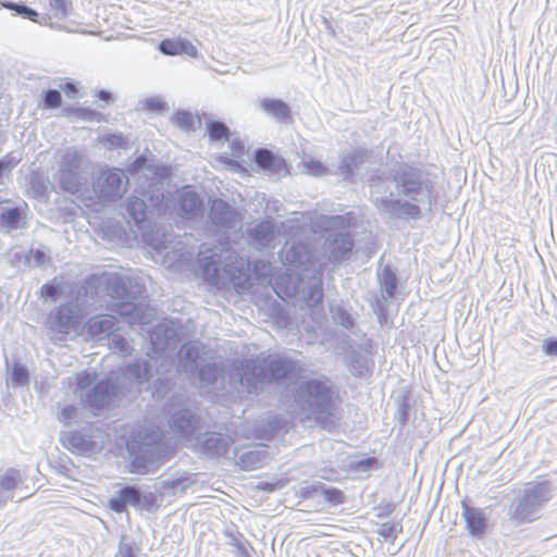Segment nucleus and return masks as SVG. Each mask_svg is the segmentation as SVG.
Masks as SVG:
<instances>
[{
    "instance_id": "obj_1",
    "label": "nucleus",
    "mask_w": 557,
    "mask_h": 557,
    "mask_svg": "<svg viewBox=\"0 0 557 557\" xmlns=\"http://www.w3.org/2000/svg\"><path fill=\"white\" fill-rule=\"evenodd\" d=\"M104 285L107 293L114 302L110 311L125 319L129 324H148L150 322L149 305L147 304L146 286L136 278L119 273H91L83 280L72 282L69 296L76 306H85L94 300Z\"/></svg>"
},
{
    "instance_id": "obj_2",
    "label": "nucleus",
    "mask_w": 557,
    "mask_h": 557,
    "mask_svg": "<svg viewBox=\"0 0 557 557\" xmlns=\"http://www.w3.org/2000/svg\"><path fill=\"white\" fill-rule=\"evenodd\" d=\"M394 185L399 197H375L372 205L379 213L398 220H419L422 218L421 206L432 211L437 202L435 182L422 166L401 162L394 170Z\"/></svg>"
},
{
    "instance_id": "obj_3",
    "label": "nucleus",
    "mask_w": 557,
    "mask_h": 557,
    "mask_svg": "<svg viewBox=\"0 0 557 557\" xmlns=\"http://www.w3.org/2000/svg\"><path fill=\"white\" fill-rule=\"evenodd\" d=\"M295 401L301 410L312 413L321 426L332 423L335 404L326 382L310 379L300 383L295 389Z\"/></svg>"
},
{
    "instance_id": "obj_4",
    "label": "nucleus",
    "mask_w": 557,
    "mask_h": 557,
    "mask_svg": "<svg viewBox=\"0 0 557 557\" xmlns=\"http://www.w3.org/2000/svg\"><path fill=\"white\" fill-rule=\"evenodd\" d=\"M132 457V472L148 473L151 468L166 459V446L160 434L153 431H138L127 443Z\"/></svg>"
},
{
    "instance_id": "obj_5",
    "label": "nucleus",
    "mask_w": 557,
    "mask_h": 557,
    "mask_svg": "<svg viewBox=\"0 0 557 557\" xmlns=\"http://www.w3.org/2000/svg\"><path fill=\"white\" fill-rule=\"evenodd\" d=\"M554 496L552 481L540 476L535 481L527 482L522 494L511 503V517L520 522H532Z\"/></svg>"
},
{
    "instance_id": "obj_6",
    "label": "nucleus",
    "mask_w": 557,
    "mask_h": 557,
    "mask_svg": "<svg viewBox=\"0 0 557 557\" xmlns=\"http://www.w3.org/2000/svg\"><path fill=\"white\" fill-rule=\"evenodd\" d=\"M283 263L286 269L301 277L302 274L313 271L322 275L324 267L319 262L314 246L309 242L294 240L284 248Z\"/></svg>"
},
{
    "instance_id": "obj_7",
    "label": "nucleus",
    "mask_w": 557,
    "mask_h": 557,
    "mask_svg": "<svg viewBox=\"0 0 557 557\" xmlns=\"http://www.w3.org/2000/svg\"><path fill=\"white\" fill-rule=\"evenodd\" d=\"M231 376L237 377L239 384L250 394H259L269 384L263 357L234 360Z\"/></svg>"
},
{
    "instance_id": "obj_8",
    "label": "nucleus",
    "mask_w": 557,
    "mask_h": 557,
    "mask_svg": "<svg viewBox=\"0 0 557 557\" xmlns=\"http://www.w3.org/2000/svg\"><path fill=\"white\" fill-rule=\"evenodd\" d=\"M58 183L62 190L72 195L81 193L87 185V177L82 173V157L76 150H67L61 157Z\"/></svg>"
},
{
    "instance_id": "obj_9",
    "label": "nucleus",
    "mask_w": 557,
    "mask_h": 557,
    "mask_svg": "<svg viewBox=\"0 0 557 557\" xmlns=\"http://www.w3.org/2000/svg\"><path fill=\"white\" fill-rule=\"evenodd\" d=\"M222 270L225 277L220 275V270L215 262V255L205 258L202 264L203 275L215 286H225L226 283H228L235 287H243L248 278L246 273L248 268L245 267L243 261H240L239 264L225 263Z\"/></svg>"
},
{
    "instance_id": "obj_10",
    "label": "nucleus",
    "mask_w": 557,
    "mask_h": 557,
    "mask_svg": "<svg viewBox=\"0 0 557 557\" xmlns=\"http://www.w3.org/2000/svg\"><path fill=\"white\" fill-rule=\"evenodd\" d=\"M162 199V194L152 195L145 189H135L126 202L128 223L133 222L138 230L145 228L148 213L152 211V208L160 206Z\"/></svg>"
},
{
    "instance_id": "obj_11",
    "label": "nucleus",
    "mask_w": 557,
    "mask_h": 557,
    "mask_svg": "<svg viewBox=\"0 0 557 557\" xmlns=\"http://www.w3.org/2000/svg\"><path fill=\"white\" fill-rule=\"evenodd\" d=\"M59 442L63 448L76 456L86 457L98 450L90 423L79 429L60 431Z\"/></svg>"
},
{
    "instance_id": "obj_12",
    "label": "nucleus",
    "mask_w": 557,
    "mask_h": 557,
    "mask_svg": "<svg viewBox=\"0 0 557 557\" xmlns=\"http://www.w3.org/2000/svg\"><path fill=\"white\" fill-rule=\"evenodd\" d=\"M182 339V324L174 320L157 323L150 332L154 351L174 350Z\"/></svg>"
},
{
    "instance_id": "obj_13",
    "label": "nucleus",
    "mask_w": 557,
    "mask_h": 557,
    "mask_svg": "<svg viewBox=\"0 0 557 557\" xmlns=\"http://www.w3.org/2000/svg\"><path fill=\"white\" fill-rule=\"evenodd\" d=\"M263 362L265 363L269 384L283 380L296 382L302 372L300 363L293 359L269 355L263 357Z\"/></svg>"
},
{
    "instance_id": "obj_14",
    "label": "nucleus",
    "mask_w": 557,
    "mask_h": 557,
    "mask_svg": "<svg viewBox=\"0 0 557 557\" xmlns=\"http://www.w3.org/2000/svg\"><path fill=\"white\" fill-rule=\"evenodd\" d=\"M209 220L219 231L227 232L243 219L240 212L222 198H214L209 210Z\"/></svg>"
},
{
    "instance_id": "obj_15",
    "label": "nucleus",
    "mask_w": 557,
    "mask_h": 557,
    "mask_svg": "<svg viewBox=\"0 0 557 557\" xmlns=\"http://www.w3.org/2000/svg\"><path fill=\"white\" fill-rule=\"evenodd\" d=\"M83 322V314L69 304H62L50 313L51 329L61 334L77 331Z\"/></svg>"
},
{
    "instance_id": "obj_16",
    "label": "nucleus",
    "mask_w": 557,
    "mask_h": 557,
    "mask_svg": "<svg viewBox=\"0 0 557 557\" xmlns=\"http://www.w3.org/2000/svg\"><path fill=\"white\" fill-rule=\"evenodd\" d=\"M169 425L184 440H191L200 428V418L188 408H180L172 412Z\"/></svg>"
},
{
    "instance_id": "obj_17",
    "label": "nucleus",
    "mask_w": 557,
    "mask_h": 557,
    "mask_svg": "<svg viewBox=\"0 0 557 557\" xmlns=\"http://www.w3.org/2000/svg\"><path fill=\"white\" fill-rule=\"evenodd\" d=\"M352 247L354 239L349 232H331L324 243L327 259L333 262L344 260L351 252Z\"/></svg>"
},
{
    "instance_id": "obj_18",
    "label": "nucleus",
    "mask_w": 557,
    "mask_h": 557,
    "mask_svg": "<svg viewBox=\"0 0 557 557\" xmlns=\"http://www.w3.org/2000/svg\"><path fill=\"white\" fill-rule=\"evenodd\" d=\"M115 385L110 379L99 380L86 394L84 404L92 410L104 409L115 394Z\"/></svg>"
},
{
    "instance_id": "obj_19",
    "label": "nucleus",
    "mask_w": 557,
    "mask_h": 557,
    "mask_svg": "<svg viewBox=\"0 0 557 557\" xmlns=\"http://www.w3.org/2000/svg\"><path fill=\"white\" fill-rule=\"evenodd\" d=\"M232 438L220 432L207 431L200 441V450L208 458L225 457L230 450Z\"/></svg>"
},
{
    "instance_id": "obj_20",
    "label": "nucleus",
    "mask_w": 557,
    "mask_h": 557,
    "mask_svg": "<svg viewBox=\"0 0 557 557\" xmlns=\"http://www.w3.org/2000/svg\"><path fill=\"white\" fill-rule=\"evenodd\" d=\"M121 184L122 177L120 173L115 171L104 172L98 180L97 189L95 188L97 198L101 201L116 200L123 194Z\"/></svg>"
},
{
    "instance_id": "obj_21",
    "label": "nucleus",
    "mask_w": 557,
    "mask_h": 557,
    "mask_svg": "<svg viewBox=\"0 0 557 557\" xmlns=\"http://www.w3.org/2000/svg\"><path fill=\"white\" fill-rule=\"evenodd\" d=\"M366 182L371 190V200L375 194L382 195L389 190V183H394V171L385 168H371L366 172Z\"/></svg>"
},
{
    "instance_id": "obj_22",
    "label": "nucleus",
    "mask_w": 557,
    "mask_h": 557,
    "mask_svg": "<svg viewBox=\"0 0 557 557\" xmlns=\"http://www.w3.org/2000/svg\"><path fill=\"white\" fill-rule=\"evenodd\" d=\"M253 160L260 169L271 174H281L283 172L286 175L289 173L285 159L274 154L267 148L256 149Z\"/></svg>"
},
{
    "instance_id": "obj_23",
    "label": "nucleus",
    "mask_w": 557,
    "mask_h": 557,
    "mask_svg": "<svg viewBox=\"0 0 557 557\" xmlns=\"http://www.w3.org/2000/svg\"><path fill=\"white\" fill-rule=\"evenodd\" d=\"M178 210L186 219H196L202 208V199L200 195L191 189L190 186H185L178 195Z\"/></svg>"
},
{
    "instance_id": "obj_24",
    "label": "nucleus",
    "mask_w": 557,
    "mask_h": 557,
    "mask_svg": "<svg viewBox=\"0 0 557 557\" xmlns=\"http://www.w3.org/2000/svg\"><path fill=\"white\" fill-rule=\"evenodd\" d=\"M259 108L270 117L278 123L289 124L293 122L292 110L289 106L281 100L274 98H263L259 100Z\"/></svg>"
},
{
    "instance_id": "obj_25",
    "label": "nucleus",
    "mask_w": 557,
    "mask_h": 557,
    "mask_svg": "<svg viewBox=\"0 0 557 557\" xmlns=\"http://www.w3.org/2000/svg\"><path fill=\"white\" fill-rule=\"evenodd\" d=\"M373 367V360L361 350L352 349L347 356V368L355 377L370 376Z\"/></svg>"
},
{
    "instance_id": "obj_26",
    "label": "nucleus",
    "mask_w": 557,
    "mask_h": 557,
    "mask_svg": "<svg viewBox=\"0 0 557 557\" xmlns=\"http://www.w3.org/2000/svg\"><path fill=\"white\" fill-rule=\"evenodd\" d=\"M115 320L101 314L91 315L84 324V330L91 339H99L103 334L108 336L113 332Z\"/></svg>"
},
{
    "instance_id": "obj_27",
    "label": "nucleus",
    "mask_w": 557,
    "mask_h": 557,
    "mask_svg": "<svg viewBox=\"0 0 557 557\" xmlns=\"http://www.w3.org/2000/svg\"><path fill=\"white\" fill-rule=\"evenodd\" d=\"M368 157H369L368 150L356 149L342 159L338 169L346 180L352 182L356 170L363 162H366Z\"/></svg>"
},
{
    "instance_id": "obj_28",
    "label": "nucleus",
    "mask_w": 557,
    "mask_h": 557,
    "mask_svg": "<svg viewBox=\"0 0 557 557\" xmlns=\"http://www.w3.org/2000/svg\"><path fill=\"white\" fill-rule=\"evenodd\" d=\"M194 474L188 472L174 473L160 482V487L165 493L184 492L188 486L195 483Z\"/></svg>"
},
{
    "instance_id": "obj_29",
    "label": "nucleus",
    "mask_w": 557,
    "mask_h": 557,
    "mask_svg": "<svg viewBox=\"0 0 557 557\" xmlns=\"http://www.w3.org/2000/svg\"><path fill=\"white\" fill-rule=\"evenodd\" d=\"M274 224L271 220H262L253 227L247 230L248 237L261 246H268L274 238Z\"/></svg>"
},
{
    "instance_id": "obj_30",
    "label": "nucleus",
    "mask_w": 557,
    "mask_h": 557,
    "mask_svg": "<svg viewBox=\"0 0 557 557\" xmlns=\"http://www.w3.org/2000/svg\"><path fill=\"white\" fill-rule=\"evenodd\" d=\"M21 480L20 471L15 468H8L0 475V506L4 505L11 497Z\"/></svg>"
},
{
    "instance_id": "obj_31",
    "label": "nucleus",
    "mask_w": 557,
    "mask_h": 557,
    "mask_svg": "<svg viewBox=\"0 0 557 557\" xmlns=\"http://www.w3.org/2000/svg\"><path fill=\"white\" fill-rule=\"evenodd\" d=\"M182 367L185 372L195 374L198 369L199 349L196 345L185 343L178 351Z\"/></svg>"
},
{
    "instance_id": "obj_32",
    "label": "nucleus",
    "mask_w": 557,
    "mask_h": 557,
    "mask_svg": "<svg viewBox=\"0 0 557 557\" xmlns=\"http://www.w3.org/2000/svg\"><path fill=\"white\" fill-rule=\"evenodd\" d=\"M125 376L131 380L144 383L150 380L149 362L145 359H135L128 363L124 371Z\"/></svg>"
},
{
    "instance_id": "obj_33",
    "label": "nucleus",
    "mask_w": 557,
    "mask_h": 557,
    "mask_svg": "<svg viewBox=\"0 0 557 557\" xmlns=\"http://www.w3.org/2000/svg\"><path fill=\"white\" fill-rule=\"evenodd\" d=\"M322 275H314L313 282L308 286L305 293V300L309 307H317L322 304L323 300V283L321 280Z\"/></svg>"
},
{
    "instance_id": "obj_34",
    "label": "nucleus",
    "mask_w": 557,
    "mask_h": 557,
    "mask_svg": "<svg viewBox=\"0 0 557 557\" xmlns=\"http://www.w3.org/2000/svg\"><path fill=\"white\" fill-rule=\"evenodd\" d=\"M24 211L20 207L2 208L0 212V222L9 230H16L21 226L20 222Z\"/></svg>"
},
{
    "instance_id": "obj_35",
    "label": "nucleus",
    "mask_w": 557,
    "mask_h": 557,
    "mask_svg": "<svg viewBox=\"0 0 557 557\" xmlns=\"http://www.w3.org/2000/svg\"><path fill=\"white\" fill-rule=\"evenodd\" d=\"M196 372L202 385L212 386L216 383L220 374V368L215 362H210L202 364L201 367L198 366Z\"/></svg>"
},
{
    "instance_id": "obj_36",
    "label": "nucleus",
    "mask_w": 557,
    "mask_h": 557,
    "mask_svg": "<svg viewBox=\"0 0 557 557\" xmlns=\"http://www.w3.org/2000/svg\"><path fill=\"white\" fill-rule=\"evenodd\" d=\"M171 123L186 133L195 131V120L191 112L183 109L176 110L171 116Z\"/></svg>"
},
{
    "instance_id": "obj_37",
    "label": "nucleus",
    "mask_w": 557,
    "mask_h": 557,
    "mask_svg": "<svg viewBox=\"0 0 557 557\" xmlns=\"http://www.w3.org/2000/svg\"><path fill=\"white\" fill-rule=\"evenodd\" d=\"M207 134L210 141L226 140L231 138L228 126L222 121H209L207 124Z\"/></svg>"
},
{
    "instance_id": "obj_38",
    "label": "nucleus",
    "mask_w": 557,
    "mask_h": 557,
    "mask_svg": "<svg viewBox=\"0 0 557 557\" xmlns=\"http://www.w3.org/2000/svg\"><path fill=\"white\" fill-rule=\"evenodd\" d=\"M380 286L386 297L395 295L397 288V276L389 265H385L380 274Z\"/></svg>"
},
{
    "instance_id": "obj_39",
    "label": "nucleus",
    "mask_w": 557,
    "mask_h": 557,
    "mask_svg": "<svg viewBox=\"0 0 557 557\" xmlns=\"http://www.w3.org/2000/svg\"><path fill=\"white\" fill-rule=\"evenodd\" d=\"M330 312L335 324L348 331L354 327L355 320L345 307L341 305L331 306Z\"/></svg>"
},
{
    "instance_id": "obj_40",
    "label": "nucleus",
    "mask_w": 557,
    "mask_h": 557,
    "mask_svg": "<svg viewBox=\"0 0 557 557\" xmlns=\"http://www.w3.org/2000/svg\"><path fill=\"white\" fill-rule=\"evenodd\" d=\"M465 522H486L485 513L481 508L474 507L468 497L461 500Z\"/></svg>"
},
{
    "instance_id": "obj_41",
    "label": "nucleus",
    "mask_w": 557,
    "mask_h": 557,
    "mask_svg": "<svg viewBox=\"0 0 557 557\" xmlns=\"http://www.w3.org/2000/svg\"><path fill=\"white\" fill-rule=\"evenodd\" d=\"M28 184L30 191L35 198H42L47 196L46 178L39 171L30 172Z\"/></svg>"
},
{
    "instance_id": "obj_42",
    "label": "nucleus",
    "mask_w": 557,
    "mask_h": 557,
    "mask_svg": "<svg viewBox=\"0 0 557 557\" xmlns=\"http://www.w3.org/2000/svg\"><path fill=\"white\" fill-rule=\"evenodd\" d=\"M262 453L260 450H248L240 455L239 457V463L243 469L246 471L248 470H256L261 467L262 459H261Z\"/></svg>"
},
{
    "instance_id": "obj_43",
    "label": "nucleus",
    "mask_w": 557,
    "mask_h": 557,
    "mask_svg": "<svg viewBox=\"0 0 557 557\" xmlns=\"http://www.w3.org/2000/svg\"><path fill=\"white\" fill-rule=\"evenodd\" d=\"M184 39H171L166 38L160 41L159 50L164 55H178L182 54V50H184L183 46Z\"/></svg>"
},
{
    "instance_id": "obj_44",
    "label": "nucleus",
    "mask_w": 557,
    "mask_h": 557,
    "mask_svg": "<svg viewBox=\"0 0 557 557\" xmlns=\"http://www.w3.org/2000/svg\"><path fill=\"white\" fill-rule=\"evenodd\" d=\"M11 382L14 386H27L29 384L28 370L20 362H14L11 371Z\"/></svg>"
},
{
    "instance_id": "obj_45",
    "label": "nucleus",
    "mask_w": 557,
    "mask_h": 557,
    "mask_svg": "<svg viewBox=\"0 0 557 557\" xmlns=\"http://www.w3.org/2000/svg\"><path fill=\"white\" fill-rule=\"evenodd\" d=\"M109 342L110 347L113 350L121 352L123 356H129L132 354L133 348L123 335L112 332L109 335Z\"/></svg>"
},
{
    "instance_id": "obj_46",
    "label": "nucleus",
    "mask_w": 557,
    "mask_h": 557,
    "mask_svg": "<svg viewBox=\"0 0 557 557\" xmlns=\"http://www.w3.org/2000/svg\"><path fill=\"white\" fill-rule=\"evenodd\" d=\"M410 411V403L409 397L407 395H403L397 400V410L395 413V420L399 423L400 426H405L409 419Z\"/></svg>"
},
{
    "instance_id": "obj_47",
    "label": "nucleus",
    "mask_w": 557,
    "mask_h": 557,
    "mask_svg": "<svg viewBox=\"0 0 557 557\" xmlns=\"http://www.w3.org/2000/svg\"><path fill=\"white\" fill-rule=\"evenodd\" d=\"M320 494H322L324 499L332 506H337L345 502L344 492L336 487H327L323 484Z\"/></svg>"
},
{
    "instance_id": "obj_48",
    "label": "nucleus",
    "mask_w": 557,
    "mask_h": 557,
    "mask_svg": "<svg viewBox=\"0 0 557 557\" xmlns=\"http://www.w3.org/2000/svg\"><path fill=\"white\" fill-rule=\"evenodd\" d=\"M49 4L59 18L69 16L72 10V0H49Z\"/></svg>"
},
{
    "instance_id": "obj_49",
    "label": "nucleus",
    "mask_w": 557,
    "mask_h": 557,
    "mask_svg": "<svg viewBox=\"0 0 557 557\" xmlns=\"http://www.w3.org/2000/svg\"><path fill=\"white\" fill-rule=\"evenodd\" d=\"M121 495H123L127 505H131L135 508L140 505V496L141 492L135 486H124L121 490Z\"/></svg>"
},
{
    "instance_id": "obj_50",
    "label": "nucleus",
    "mask_w": 557,
    "mask_h": 557,
    "mask_svg": "<svg viewBox=\"0 0 557 557\" xmlns=\"http://www.w3.org/2000/svg\"><path fill=\"white\" fill-rule=\"evenodd\" d=\"M69 112L74 113L77 117L86 121H101L102 114L90 108H70Z\"/></svg>"
},
{
    "instance_id": "obj_51",
    "label": "nucleus",
    "mask_w": 557,
    "mask_h": 557,
    "mask_svg": "<svg viewBox=\"0 0 557 557\" xmlns=\"http://www.w3.org/2000/svg\"><path fill=\"white\" fill-rule=\"evenodd\" d=\"M14 13L25 20H29L33 22H39V13L32 9L30 7L24 4L23 2L15 3L14 7H12V10Z\"/></svg>"
},
{
    "instance_id": "obj_52",
    "label": "nucleus",
    "mask_w": 557,
    "mask_h": 557,
    "mask_svg": "<svg viewBox=\"0 0 557 557\" xmlns=\"http://www.w3.org/2000/svg\"><path fill=\"white\" fill-rule=\"evenodd\" d=\"M62 103V96L57 89H48L44 96V106L47 109L59 108Z\"/></svg>"
},
{
    "instance_id": "obj_53",
    "label": "nucleus",
    "mask_w": 557,
    "mask_h": 557,
    "mask_svg": "<svg viewBox=\"0 0 557 557\" xmlns=\"http://www.w3.org/2000/svg\"><path fill=\"white\" fill-rule=\"evenodd\" d=\"M50 465L55 470L57 473L62 474L64 476H69L72 471V461L67 456L59 457L58 459L51 461Z\"/></svg>"
},
{
    "instance_id": "obj_54",
    "label": "nucleus",
    "mask_w": 557,
    "mask_h": 557,
    "mask_svg": "<svg viewBox=\"0 0 557 557\" xmlns=\"http://www.w3.org/2000/svg\"><path fill=\"white\" fill-rule=\"evenodd\" d=\"M147 170L152 173L153 177L161 181L165 180L171 176L172 171L169 165L164 164H154L153 162H150L147 165Z\"/></svg>"
},
{
    "instance_id": "obj_55",
    "label": "nucleus",
    "mask_w": 557,
    "mask_h": 557,
    "mask_svg": "<svg viewBox=\"0 0 557 557\" xmlns=\"http://www.w3.org/2000/svg\"><path fill=\"white\" fill-rule=\"evenodd\" d=\"M77 414V408L74 405H65L58 413V420L63 425H70Z\"/></svg>"
},
{
    "instance_id": "obj_56",
    "label": "nucleus",
    "mask_w": 557,
    "mask_h": 557,
    "mask_svg": "<svg viewBox=\"0 0 557 557\" xmlns=\"http://www.w3.org/2000/svg\"><path fill=\"white\" fill-rule=\"evenodd\" d=\"M40 294L41 296H46L51 298L52 300H57L62 295V289L59 284H55L53 282H47L40 287Z\"/></svg>"
},
{
    "instance_id": "obj_57",
    "label": "nucleus",
    "mask_w": 557,
    "mask_h": 557,
    "mask_svg": "<svg viewBox=\"0 0 557 557\" xmlns=\"http://www.w3.org/2000/svg\"><path fill=\"white\" fill-rule=\"evenodd\" d=\"M321 488H323V483L313 482L311 484L304 485L298 491V496L302 499L312 498L315 494L321 493Z\"/></svg>"
},
{
    "instance_id": "obj_58",
    "label": "nucleus",
    "mask_w": 557,
    "mask_h": 557,
    "mask_svg": "<svg viewBox=\"0 0 557 557\" xmlns=\"http://www.w3.org/2000/svg\"><path fill=\"white\" fill-rule=\"evenodd\" d=\"M287 483V480H274V481H256V483H251V487L260 488L267 492H273L277 488L283 487Z\"/></svg>"
},
{
    "instance_id": "obj_59",
    "label": "nucleus",
    "mask_w": 557,
    "mask_h": 557,
    "mask_svg": "<svg viewBox=\"0 0 557 557\" xmlns=\"http://www.w3.org/2000/svg\"><path fill=\"white\" fill-rule=\"evenodd\" d=\"M104 141L111 148H126L128 143L126 137L121 133L108 134L104 136Z\"/></svg>"
},
{
    "instance_id": "obj_60",
    "label": "nucleus",
    "mask_w": 557,
    "mask_h": 557,
    "mask_svg": "<svg viewBox=\"0 0 557 557\" xmlns=\"http://www.w3.org/2000/svg\"><path fill=\"white\" fill-rule=\"evenodd\" d=\"M149 164L148 159L145 154L138 156L132 163L127 165V172L131 175L137 174L141 169L147 170V165Z\"/></svg>"
},
{
    "instance_id": "obj_61",
    "label": "nucleus",
    "mask_w": 557,
    "mask_h": 557,
    "mask_svg": "<svg viewBox=\"0 0 557 557\" xmlns=\"http://www.w3.org/2000/svg\"><path fill=\"white\" fill-rule=\"evenodd\" d=\"M144 108L149 111H163L166 109V103L159 97H150L145 99Z\"/></svg>"
},
{
    "instance_id": "obj_62",
    "label": "nucleus",
    "mask_w": 557,
    "mask_h": 557,
    "mask_svg": "<svg viewBox=\"0 0 557 557\" xmlns=\"http://www.w3.org/2000/svg\"><path fill=\"white\" fill-rule=\"evenodd\" d=\"M95 379H96V373L83 371L77 374L76 386L79 389H85L91 385V383L94 382Z\"/></svg>"
},
{
    "instance_id": "obj_63",
    "label": "nucleus",
    "mask_w": 557,
    "mask_h": 557,
    "mask_svg": "<svg viewBox=\"0 0 557 557\" xmlns=\"http://www.w3.org/2000/svg\"><path fill=\"white\" fill-rule=\"evenodd\" d=\"M396 508V504L393 502H386L380 504L375 510H376V517L380 519L389 517Z\"/></svg>"
},
{
    "instance_id": "obj_64",
    "label": "nucleus",
    "mask_w": 557,
    "mask_h": 557,
    "mask_svg": "<svg viewBox=\"0 0 557 557\" xmlns=\"http://www.w3.org/2000/svg\"><path fill=\"white\" fill-rule=\"evenodd\" d=\"M543 351L547 356L557 357V338H546L543 343Z\"/></svg>"
}]
</instances>
